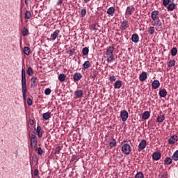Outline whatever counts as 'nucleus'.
Instances as JSON below:
<instances>
[{"mask_svg": "<svg viewBox=\"0 0 178 178\" xmlns=\"http://www.w3.org/2000/svg\"><path fill=\"white\" fill-rule=\"evenodd\" d=\"M177 141H178V136L176 135H174L169 138L168 144H170V145H173V144H176Z\"/></svg>", "mask_w": 178, "mask_h": 178, "instance_id": "obj_8", "label": "nucleus"}, {"mask_svg": "<svg viewBox=\"0 0 178 178\" xmlns=\"http://www.w3.org/2000/svg\"><path fill=\"white\" fill-rule=\"evenodd\" d=\"M159 86H161V83L159 80H154L152 83V88H153V90H156V88H159Z\"/></svg>", "mask_w": 178, "mask_h": 178, "instance_id": "obj_11", "label": "nucleus"}, {"mask_svg": "<svg viewBox=\"0 0 178 178\" xmlns=\"http://www.w3.org/2000/svg\"><path fill=\"white\" fill-rule=\"evenodd\" d=\"M97 74H98V72L97 70H93L91 72L90 76H91L92 79H97Z\"/></svg>", "mask_w": 178, "mask_h": 178, "instance_id": "obj_36", "label": "nucleus"}, {"mask_svg": "<svg viewBox=\"0 0 178 178\" xmlns=\"http://www.w3.org/2000/svg\"><path fill=\"white\" fill-rule=\"evenodd\" d=\"M82 77L83 76L81 75V74L79 72L75 73L73 76L74 81H79V80H81Z\"/></svg>", "mask_w": 178, "mask_h": 178, "instance_id": "obj_13", "label": "nucleus"}, {"mask_svg": "<svg viewBox=\"0 0 178 178\" xmlns=\"http://www.w3.org/2000/svg\"><path fill=\"white\" fill-rule=\"evenodd\" d=\"M115 13V8L112 7V14Z\"/></svg>", "mask_w": 178, "mask_h": 178, "instance_id": "obj_58", "label": "nucleus"}, {"mask_svg": "<svg viewBox=\"0 0 178 178\" xmlns=\"http://www.w3.org/2000/svg\"><path fill=\"white\" fill-rule=\"evenodd\" d=\"M163 120H165V115H159L156 118L157 123H162V122H163Z\"/></svg>", "mask_w": 178, "mask_h": 178, "instance_id": "obj_27", "label": "nucleus"}, {"mask_svg": "<svg viewBox=\"0 0 178 178\" xmlns=\"http://www.w3.org/2000/svg\"><path fill=\"white\" fill-rule=\"evenodd\" d=\"M24 54H25V55H27V56H29V55H30V47H24Z\"/></svg>", "mask_w": 178, "mask_h": 178, "instance_id": "obj_31", "label": "nucleus"}, {"mask_svg": "<svg viewBox=\"0 0 178 178\" xmlns=\"http://www.w3.org/2000/svg\"><path fill=\"white\" fill-rule=\"evenodd\" d=\"M90 62H89L88 60H87V61H86V62L83 63V67H84L85 69H89V68H90Z\"/></svg>", "mask_w": 178, "mask_h": 178, "instance_id": "obj_40", "label": "nucleus"}, {"mask_svg": "<svg viewBox=\"0 0 178 178\" xmlns=\"http://www.w3.org/2000/svg\"><path fill=\"white\" fill-rule=\"evenodd\" d=\"M106 55H107V62L111 63L112 62V46H109L106 50Z\"/></svg>", "mask_w": 178, "mask_h": 178, "instance_id": "obj_4", "label": "nucleus"}, {"mask_svg": "<svg viewBox=\"0 0 178 178\" xmlns=\"http://www.w3.org/2000/svg\"><path fill=\"white\" fill-rule=\"evenodd\" d=\"M139 40H140V37H138V34L135 33V34L132 35L131 41L133 42H138Z\"/></svg>", "mask_w": 178, "mask_h": 178, "instance_id": "obj_18", "label": "nucleus"}, {"mask_svg": "<svg viewBox=\"0 0 178 178\" xmlns=\"http://www.w3.org/2000/svg\"><path fill=\"white\" fill-rule=\"evenodd\" d=\"M171 55L172 56H176L177 55V48L173 47L171 49Z\"/></svg>", "mask_w": 178, "mask_h": 178, "instance_id": "obj_33", "label": "nucleus"}, {"mask_svg": "<svg viewBox=\"0 0 178 178\" xmlns=\"http://www.w3.org/2000/svg\"><path fill=\"white\" fill-rule=\"evenodd\" d=\"M58 34H59V31L56 30L51 35V40H52V41H55L58 37Z\"/></svg>", "mask_w": 178, "mask_h": 178, "instance_id": "obj_19", "label": "nucleus"}, {"mask_svg": "<svg viewBox=\"0 0 178 178\" xmlns=\"http://www.w3.org/2000/svg\"><path fill=\"white\" fill-rule=\"evenodd\" d=\"M169 3H170V0H163V5L164 6H168V5H169Z\"/></svg>", "mask_w": 178, "mask_h": 178, "instance_id": "obj_46", "label": "nucleus"}, {"mask_svg": "<svg viewBox=\"0 0 178 178\" xmlns=\"http://www.w3.org/2000/svg\"><path fill=\"white\" fill-rule=\"evenodd\" d=\"M36 133H38V136L40 138H41V137H42V129H41V127L40 126L37 127Z\"/></svg>", "mask_w": 178, "mask_h": 178, "instance_id": "obj_22", "label": "nucleus"}, {"mask_svg": "<svg viewBox=\"0 0 178 178\" xmlns=\"http://www.w3.org/2000/svg\"><path fill=\"white\" fill-rule=\"evenodd\" d=\"M175 8H176V4H175V3H171L168 6L167 9L168 12H172V10H173Z\"/></svg>", "mask_w": 178, "mask_h": 178, "instance_id": "obj_21", "label": "nucleus"}, {"mask_svg": "<svg viewBox=\"0 0 178 178\" xmlns=\"http://www.w3.org/2000/svg\"><path fill=\"white\" fill-rule=\"evenodd\" d=\"M109 145H110V147H112V142L109 143Z\"/></svg>", "mask_w": 178, "mask_h": 178, "instance_id": "obj_62", "label": "nucleus"}, {"mask_svg": "<svg viewBox=\"0 0 178 178\" xmlns=\"http://www.w3.org/2000/svg\"><path fill=\"white\" fill-rule=\"evenodd\" d=\"M150 114L149 111H145L142 115V118L145 120H147V119H149Z\"/></svg>", "mask_w": 178, "mask_h": 178, "instance_id": "obj_23", "label": "nucleus"}, {"mask_svg": "<svg viewBox=\"0 0 178 178\" xmlns=\"http://www.w3.org/2000/svg\"><path fill=\"white\" fill-rule=\"evenodd\" d=\"M115 88H120L122 87V81H116L114 83Z\"/></svg>", "mask_w": 178, "mask_h": 178, "instance_id": "obj_29", "label": "nucleus"}, {"mask_svg": "<svg viewBox=\"0 0 178 178\" xmlns=\"http://www.w3.org/2000/svg\"><path fill=\"white\" fill-rule=\"evenodd\" d=\"M73 54H74V51H73V50H70V55H73Z\"/></svg>", "mask_w": 178, "mask_h": 178, "instance_id": "obj_60", "label": "nucleus"}, {"mask_svg": "<svg viewBox=\"0 0 178 178\" xmlns=\"http://www.w3.org/2000/svg\"><path fill=\"white\" fill-rule=\"evenodd\" d=\"M164 162H165V165H172V163L173 162V159H172L170 157H167L164 160Z\"/></svg>", "mask_w": 178, "mask_h": 178, "instance_id": "obj_25", "label": "nucleus"}, {"mask_svg": "<svg viewBox=\"0 0 178 178\" xmlns=\"http://www.w3.org/2000/svg\"><path fill=\"white\" fill-rule=\"evenodd\" d=\"M151 17L153 22H156V20L159 19V11L153 10L151 13Z\"/></svg>", "mask_w": 178, "mask_h": 178, "instance_id": "obj_5", "label": "nucleus"}, {"mask_svg": "<svg viewBox=\"0 0 178 178\" xmlns=\"http://www.w3.org/2000/svg\"><path fill=\"white\" fill-rule=\"evenodd\" d=\"M113 22H114L115 24H118L119 23V15H117L113 18Z\"/></svg>", "mask_w": 178, "mask_h": 178, "instance_id": "obj_42", "label": "nucleus"}, {"mask_svg": "<svg viewBox=\"0 0 178 178\" xmlns=\"http://www.w3.org/2000/svg\"><path fill=\"white\" fill-rule=\"evenodd\" d=\"M22 33L23 37H26V35L29 34V29H27V28L26 27H24L23 30L22 31Z\"/></svg>", "mask_w": 178, "mask_h": 178, "instance_id": "obj_35", "label": "nucleus"}, {"mask_svg": "<svg viewBox=\"0 0 178 178\" xmlns=\"http://www.w3.org/2000/svg\"><path fill=\"white\" fill-rule=\"evenodd\" d=\"M38 178H40V176H38Z\"/></svg>", "mask_w": 178, "mask_h": 178, "instance_id": "obj_64", "label": "nucleus"}, {"mask_svg": "<svg viewBox=\"0 0 178 178\" xmlns=\"http://www.w3.org/2000/svg\"><path fill=\"white\" fill-rule=\"evenodd\" d=\"M172 159L173 161H175V162H177V161H178V150H176V151L173 153V154H172Z\"/></svg>", "mask_w": 178, "mask_h": 178, "instance_id": "obj_24", "label": "nucleus"}, {"mask_svg": "<svg viewBox=\"0 0 178 178\" xmlns=\"http://www.w3.org/2000/svg\"><path fill=\"white\" fill-rule=\"evenodd\" d=\"M109 80H110V81H112V76H111L109 77Z\"/></svg>", "mask_w": 178, "mask_h": 178, "instance_id": "obj_61", "label": "nucleus"}, {"mask_svg": "<svg viewBox=\"0 0 178 178\" xmlns=\"http://www.w3.org/2000/svg\"><path fill=\"white\" fill-rule=\"evenodd\" d=\"M122 151L125 155H129L130 152H131V147L129 144L125 143L122 147Z\"/></svg>", "mask_w": 178, "mask_h": 178, "instance_id": "obj_2", "label": "nucleus"}, {"mask_svg": "<svg viewBox=\"0 0 178 178\" xmlns=\"http://www.w3.org/2000/svg\"><path fill=\"white\" fill-rule=\"evenodd\" d=\"M152 159L154 161H159L161 159V153H159V152H154V153H153Z\"/></svg>", "mask_w": 178, "mask_h": 178, "instance_id": "obj_16", "label": "nucleus"}, {"mask_svg": "<svg viewBox=\"0 0 178 178\" xmlns=\"http://www.w3.org/2000/svg\"><path fill=\"white\" fill-rule=\"evenodd\" d=\"M134 10H136L134 7L128 6L126 9V11H125L126 16H131V15H133V13H134Z\"/></svg>", "mask_w": 178, "mask_h": 178, "instance_id": "obj_7", "label": "nucleus"}, {"mask_svg": "<svg viewBox=\"0 0 178 178\" xmlns=\"http://www.w3.org/2000/svg\"><path fill=\"white\" fill-rule=\"evenodd\" d=\"M27 104L29 106L33 105V99L29 97L28 100H27Z\"/></svg>", "mask_w": 178, "mask_h": 178, "instance_id": "obj_48", "label": "nucleus"}, {"mask_svg": "<svg viewBox=\"0 0 178 178\" xmlns=\"http://www.w3.org/2000/svg\"><path fill=\"white\" fill-rule=\"evenodd\" d=\"M129 27V21L127 20H124L120 26L121 30H127V28Z\"/></svg>", "mask_w": 178, "mask_h": 178, "instance_id": "obj_12", "label": "nucleus"}, {"mask_svg": "<svg viewBox=\"0 0 178 178\" xmlns=\"http://www.w3.org/2000/svg\"><path fill=\"white\" fill-rule=\"evenodd\" d=\"M58 80L59 81L63 82L65 80H66V74H60L58 75Z\"/></svg>", "mask_w": 178, "mask_h": 178, "instance_id": "obj_28", "label": "nucleus"}, {"mask_svg": "<svg viewBox=\"0 0 178 178\" xmlns=\"http://www.w3.org/2000/svg\"><path fill=\"white\" fill-rule=\"evenodd\" d=\"M107 13H108V15H112V7H110V8L107 10Z\"/></svg>", "mask_w": 178, "mask_h": 178, "instance_id": "obj_52", "label": "nucleus"}, {"mask_svg": "<svg viewBox=\"0 0 178 178\" xmlns=\"http://www.w3.org/2000/svg\"><path fill=\"white\" fill-rule=\"evenodd\" d=\"M147 31H148L149 34H150V35L154 34L155 33V27H154V26L149 27L147 29Z\"/></svg>", "mask_w": 178, "mask_h": 178, "instance_id": "obj_30", "label": "nucleus"}, {"mask_svg": "<svg viewBox=\"0 0 178 178\" xmlns=\"http://www.w3.org/2000/svg\"><path fill=\"white\" fill-rule=\"evenodd\" d=\"M99 27V25L98 24H92L91 25V29L92 30H93L94 31H97L98 30V28Z\"/></svg>", "mask_w": 178, "mask_h": 178, "instance_id": "obj_41", "label": "nucleus"}, {"mask_svg": "<svg viewBox=\"0 0 178 178\" xmlns=\"http://www.w3.org/2000/svg\"><path fill=\"white\" fill-rule=\"evenodd\" d=\"M42 118L44 120H49L51 119V113L47 112L43 113Z\"/></svg>", "mask_w": 178, "mask_h": 178, "instance_id": "obj_20", "label": "nucleus"}, {"mask_svg": "<svg viewBox=\"0 0 178 178\" xmlns=\"http://www.w3.org/2000/svg\"><path fill=\"white\" fill-rule=\"evenodd\" d=\"M45 95H49L51 94V88H47L44 90Z\"/></svg>", "mask_w": 178, "mask_h": 178, "instance_id": "obj_47", "label": "nucleus"}, {"mask_svg": "<svg viewBox=\"0 0 178 178\" xmlns=\"http://www.w3.org/2000/svg\"><path fill=\"white\" fill-rule=\"evenodd\" d=\"M24 19H31V12L27 10L25 12Z\"/></svg>", "mask_w": 178, "mask_h": 178, "instance_id": "obj_34", "label": "nucleus"}, {"mask_svg": "<svg viewBox=\"0 0 178 178\" xmlns=\"http://www.w3.org/2000/svg\"><path fill=\"white\" fill-rule=\"evenodd\" d=\"M175 63H176V60H170V62L168 63V67H173V66H175Z\"/></svg>", "mask_w": 178, "mask_h": 178, "instance_id": "obj_38", "label": "nucleus"}, {"mask_svg": "<svg viewBox=\"0 0 178 178\" xmlns=\"http://www.w3.org/2000/svg\"><path fill=\"white\" fill-rule=\"evenodd\" d=\"M61 149H62L60 148V146H57L55 149V154L56 155V154H57L58 155H59V154H60Z\"/></svg>", "mask_w": 178, "mask_h": 178, "instance_id": "obj_43", "label": "nucleus"}, {"mask_svg": "<svg viewBox=\"0 0 178 178\" xmlns=\"http://www.w3.org/2000/svg\"><path fill=\"white\" fill-rule=\"evenodd\" d=\"M35 81H37V77L33 76L31 79V83L32 87H37V83H35Z\"/></svg>", "mask_w": 178, "mask_h": 178, "instance_id": "obj_26", "label": "nucleus"}, {"mask_svg": "<svg viewBox=\"0 0 178 178\" xmlns=\"http://www.w3.org/2000/svg\"><path fill=\"white\" fill-rule=\"evenodd\" d=\"M32 159L34 162H35V161H38V159L37 158V156H34L32 157Z\"/></svg>", "mask_w": 178, "mask_h": 178, "instance_id": "obj_55", "label": "nucleus"}, {"mask_svg": "<svg viewBox=\"0 0 178 178\" xmlns=\"http://www.w3.org/2000/svg\"><path fill=\"white\" fill-rule=\"evenodd\" d=\"M86 15H87V10L86 8H83L81 11V15L82 17H86Z\"/></svg>", "mask_w": 178, "mask_h": 178, "instance_id": "obj_44", "label": "nucleus"}, {"mask_svg": "<svg viewBox=\"0 0 178 178\" xmlns=\"http://www.w3.org/2000/svg\"><path fill=\"white\" fill-rule=\"evenodd\" d=\"M26 73L29 76H33V68L31 67H28Z\"/></svg>", "mask_w": 178, "mask_h": 178, "instance_id": "obj_39", "label": "nucleus"}, {"mask_svg": "<svg viewBox=\"0 0 178 178\" xmlns=\"http://www.w3.org/2000/svg\"><path fill=\"white\" fill-rule=\"evenodd\" d=\"M120 116L122 122H126V120L129 119V113L127 112V111H121Z\"/></svg>", "mask_w": 178, "mask_h": 178, "instance_id": "obj_6", "label": "nucleus"}, {"mask_svg": "<svg viewBox=\"0 0 178 178\" xmlns=\"http://www.w3.org/2000/svg\"><path fill=\"white\" fill-rule=\"evenodd\" d=\"M42 152H43L42 149L41 147H38V155H42Z\"/></svg>", "mask_w": 178, "mask_h": 178, "instance_id": "obj_50", "label": "nucleus"}, {"mask_svg": "<svg viewBox=\"0 0 178 178\" xmlns=\"http://www.w3.org/2000/svg\"><path fill=\"white\" fill-rule=\"evenodd\" d=\"M159 95L161 98H165V97L168 95V92L166 91V89H161L159 90Z\"/></svg>", "mask_w": 178, "mask_h": 178, "instance_id": "obj_15", "label": "nucleus"}, {"mask_svg": "<svg viewBox=\"0 0 178 178\" xmlns=\"http://www.w3.org/2000/svg\"><path fill=\"white\" fill-rule=\"evenodd\" d=\"M116 146V140L112 139V147Z\"/></svg>", "mask_w": 178, "mask_h": 178, "instance_id": "obj_53", "label": "nucleus"}, {"mask_svg": "<svg viewBox=\"0 0 178 178\" xmlns=\"http://www.w3.org/2000/svg\"><path fill=\"white\" fill-rule=\"evenodd\" d=\"M88 52H90V49H88V47H84L82 49V54L83 55H84V56H86V55H88Z\"/></svg>", "mask_w": 178, "mask_h": 178, "instance_id": "obj_32", "label": "nucleus"}, {"mask_svg": "<svg viewBox=\"0 0 178 178\" xmlns=\"http://www.w3.org/2000/svg\"><path fill=\"white\" fill-rule=\"evenodd\" d=\"M77 158H78L77 155L76 154L72 155L70 162H74L76 161H79Z\"/></svg>", "mask_w": 178, "mask_h": 178, "instance_id": "obj_45", "label": "nucleus"}, {"mask_svg": "<svg viewBox=\"0 0 178 178\" xmlns=\"http://www.w3.org/2000/svg\"><path fill=\"white\" fill-rule=\"evenodd\" d=\"M156 22H152V26H156V27H159L160 30H162L163 29V26H162V22L161 21V19H159L156 20Z\"/></svg>", "mask_w": 178, "mask_h": 178, "instance_id": "obj_10", "label": "nucleus"}, {"mask_svg": "<svg viewBox=\"0 0 178 178\" xmlns=\"http://www.w3.org/2000/svg\"><path fill=\"white\" fill-rule=\"evenodd\" d=\"M30 0H25V3H26V5H29V1Z\"/></svg>", "mask_w": 178, "mask_h": 178, "instance_id": "obj_59", "label": "nucleus"}, {"mask_svg": "<svg viewBox=\"0 0 178 178\" xmlns=\"http://www.w3.org/2000/svg\"><path fill=\"white\" fill-rule=\"evenodd\" d=\"M147 72H142L140 76H139V80L140 81H145V80H147Z\"/></svg>", "mask_w": 178, "mask_h": 178, "instance_id": "obj_14", "label": "nucleus"}, {"mask_svg": "<svg viewBox=\"0 0 178 178\" xmlns=\"http://www.w3.org/2000/svg\"><path fill=\"white\" fill-rule=\"evenodd\" d=\"M37 144H38V139L37 138V136L34 134H31V145L32 148H36Z\"/></svg>", "mask_w": 178, "mask_h": 178, "instance_id": "obj_3", "label": "nucleus"}, {"mask_svg": "<svg viewBox=\"0 0 178 178\" xmlns=\"http://www.w3.org/2000/svg\"><path fill=\"white\" fill-rule=\"evenodd\" d=\"M145 147H147V140L143 139L140 141V143L138 145V150L143 151V149H144V148H145Z\"/></svg>", "mask_w": 178, "mask_h": 178, "instance_id": "obj_9", "label": "nucleus"}, {"mask_svg": "<svg viewBox=\"0 0 178 178\" xmlns=\"http://www.w3.org/2000/svg\"><path fill=\"white\" fill-rule=\"evenodd\" d=\"M29 124H30L31 126H33V124H34V120H29Z\"/></svg>", "mask_w": 178, "mask_h": 178, "instance_id": "obj_56", "label": "nucleus"}, {"mask_svg": "<svg viewBox=\"0 0 178 178\" xmlns=\"http://www.w3.org/2000/svg\"><path fill=\"white\" fill-rule=\"evenodd\" d=\"M62 3H63V0H58L56 5H57V6H60L62 5Z\"/></svg>", "mask_w": 178, "mask_h": 178, "instance_id": "obj_51", "label": "nucleus"}, {"mask_svg": "<svg viewBox=\"0 0 178 178\" xmlns=\"http://www.w3.org/2000/svg\"><path fill=\"white\" fill-rule=\"evenodd\" d=\"M115 80H116V77L115 76H112V81H115Z\"/></svg>", "mask_w": 178, "mask_h": 178, "instance_id": "obj_57", "label": "nucleus"}, {"mask_svg": "<svg viewBox=\"0 0 178 178\" xmlns=\"http://www.w3.org/2000/svg\"><path fill=\"white\" fill-rule=\"evenodd\" d=\"M22 90L24 101H26L27 98V85L26 82V70L24 68L22 70Z\"/></svg>", "mask_w": 178, "mask_h": 178, "instance_id": "obj_1", "label": "nucleus"}, {"mask_svg": "<svg viewBox=\"0 0 178 178\" xmlns=\"http://www.w3.org/2000/svg\"><path fill=\"white\" fill-rule=\"evenodd\" d=\"M159 178H168V173L164 172L161 175H159Z\"/></svg>", "mask_w": 178, "mask_h": 178, "instance_id": "obj_49", "label": "nucleus"}, {"mask_svg": "<svg viewBox=\"0 0 178 178\" xmlns=\"http://www.w3.org/2000/svg\"><path fill=\"white\" fill-rule=\"evenodd\" d=\"M135 178H144V174L142 172H139L136 174Z\"/></svg>", "mask_w": 178, "mask_h": 178, "instance_id": "obj_37", "label": "nucleus"}, {"mask_svg": "<svg viewBox=\"0 0 178 178\" xmlns=\"http://www.w3.org/2000/svg\"><path fill=\"white\" fill-rule=\"evenodd\" d=\"M84 1H85L86 3L90 2V0H84Z\"/></svg>", "mask_w": 178, "mask_h": 178, "instance_id": "obj_63", "label": "nucleus"}, {"mask_svg": "<svg viewBox=\"0 0 178 178\" xmlns=\"http://www.w3.org/2000/svg\"><path fill=\"white\" fill-rule=\"evenodd\" d=\"M74 95L76 98H81L83 97V90H78L74 92Z\"/></svg>", "mask_w": 178, "mask_h": 178, "instance_id": "obj_17", "label": "nucleus"}, {"mask_svg": "<svg viewBox=\"0 0 178 178\" xmlns=\"http://www.w3.org/2000/svg\"><path fill=\"white\" fill-rule=\"evenodd\" d=\"M34 175L35 176H38V169H35L34 170Z\"/></svg>", "mask_w": 178, "mask_h": 178, "instance_id": "obj_54", "label": "nucleus"}]
</instances>
